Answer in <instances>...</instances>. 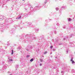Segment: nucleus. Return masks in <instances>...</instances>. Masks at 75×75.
<instances>
[{"label": "nucleus", "instance_id": "2", "mask_svg": "<svg viewBox=\"0 0 75 75\" xmlns=\"http://www.w3.org/2000/svg\"><path fill=\"white\" fill-rule=\"evenodd\" d=\"M33 61V59H31V60H30V61L31 62H32Z\"/></svg>", "mask_w": 75, "mask_h": 75}, {"label": "nucleus", "instance_id": "1", "mask_svg": "<svg viewBox=\"0 0 75 75\" xmlns=\"http://www.w3.org/2000/svg\"><path fill=\"white\" fill-rule=\"evenodd\" d=\"M73 58H72L71 59H70V61H71L72 62V64H74L75 63L74 61V60H73Z\"/></svg>", "mask_w": 75, "mask_h": 75}, {"label": "nucleus", "instance_id": "10", "mask_svg": "<svg viewBox=\"0 0 75 75\" xmlns=\"http://www.w3.org/2000/svg\"><path fill=\"white\" fill-rule=\"evenodd\" d=\"M10 61H13V60L12 59H10Z\"/></svg>", "mask_w": 75, "mask_h": 75}, {"label": "nucleus", "instance_id": "11", "mask_svg": "<svg viewBox=\"0 0 75 75\" xmlns=\"http://www.w3.org/2000/svg\"><path fill=\"white\" fill-rule=\"evenodd\" d=\"M42 64H40V66H42Z\"/></svg>", "mask_w": 75, "mask_h": 75}, {"label": "nucleus", "instance_id": "5", "mask_svg": "<svg viewBox=\"0 0 75 75\" xmlns=\"http://www.w3.org/2000/svg\"><path fill=\"white\" fill-rule=\"evenodd\" d=\"M71 21V19L70 18H69V21Z\"/></svg>", "mask_w": 75, "mask_h": 75}, {"label": "nucleus", "instance_id": "6", "mask_svg": "<svg viewBox=\"0 0 75 75\" xmlns=\"http://www.w3.org/2000/svg\"><path fill=\"white\" fill-rule=\"evenodd\" d=\"M30 57L29 55H28L27 56V57L28 58Z\"/></svg>", "mask_w": 75, "mask_h": 75}, {"label": "nucleus", "instance_id": "8", "mask_svg": "<svg viewBox=\"0 0 75 75\" xmlns=\"http://www.w3.org/2000/svg\"><path fill=\"white\" fill-rule=\"evenodd\" d=\"M52 47H53V46H51V47H50V48L51 49H52Z\"/></svg>", "mask_w": 75, "mask_h": 75}, {"label": "nucleus", "instance_id": "12", "mask_svg": "<svg viewBox=\"0 0 75 75\" xmlns=\"http://www.w3.org/2000/svg\"><path fill=\"white\" fill-rule=\"evenodd\" d=\"M46 2H45V4H46Z\"/></svg>", "mask_w": 75, "mask_h": 75}, {"label": "nucleus", "instance_id": "4", "mask_svg": "<svg viewBox=\"0 0 75 75\" xmlns=\"http://www.w3.org/2000/svg\"><path fill=\"white\" fill-rule=\"evenodd\" d=\"M11 54H13V50H12V52H11Z\"/></svg>", "mask_w": 75, "mask_h": 75}, {"label": "nucleus", "instance_id": "3", "mask_svg": "<svg viewBox=\"0 0 75 75\" xmlns=\"http://www.w3.org/2000/svg\"><path fill=\"white\" fill-rule=\"evenodd\" d=\"M21 18V17H17L16 18V19H19L20 18Z\"/></svg>", "mask_w": 75, "mask_h": 75}, {"label": "nucleus", "instance_id": "7", "mask_svg": "<svg viewBox=\"0 0 75 75\" xmlns=\"http://www.w3.org/2000/svg\"><path fill=\"white\" fill-rule=\"evenodd\" d=\"M46 53H47V52L46 51L45 52L44 54H46Z\"/></svg>", "mask_w": 75, "mask_h": 75}, {"label": "nucleus", "instance_id": "9", "mask_svg": "<svg viewBox=\"0 0 75 75\" xmlns=\"http://www.w3.org/2000/svg\"><path fill=\"white\" fill-rule=\"evenodd\" d=\"M59 10V8H56V10H57V11L58 10Z\"/></svg>", "mask_w": 75, "mask_h": 75}]
</instances>
